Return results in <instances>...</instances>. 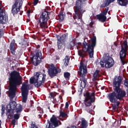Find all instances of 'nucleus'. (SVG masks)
Wrapping results in <instances>:
<instances>
[{"label": "nucleus", "instance_id": "9b49d317", "mask_svg": "<svg viewBox=\"0 0 128 128\" xmlns=\"http://www.w3.org/2000/svg\"><path fill=\"white\" fill-rule=\"evenodd\" d=\"M42 59H44V58H42V51L36 50V55L33 56L32 62L34 66H38L40 62H42Z\"/></svg>", "mask_w": 128, "mask_h": 128}, {"label": "nucleus", "instance_id": "6e6d98bb", "mask_svg": "<svg viewBox=\"0 0 128 128\" xmlns=\"http://www.w3.org/2000/svg\"><path fill=\"white\" fill-rule=\"evenodd\" d=\"M111 0V2H114V0Z\"/></svg>", "mask_w": 128, "mask_h": 128}, {"label": "nucleus", "instance_id": "b1692460", "mask_svg": "<svg viewBox=\"0 0 128 128\" xmlns=\"http://www.w3.org/2000/svg\"><path fill=\"white\" fill-rule=\"evenodd\" d=\"M58 16L59 18V20L61 22H62V20H64V18L66 17V13L64 12H63L62 10H60L59 14H58Z\"/></svg>", "mask_w": 128, "mask_h": 128}, {"label": "nucleus", "instance_id": "dca6fc26", "mask_svg": "<svg viewBox=\"0 0 128 128\" xmlns=\"http://www.w3.org/2000/svg\"><path fill=\"white\" fill-rule=\"evenodd\" d=\"M128 50H125L124 48H122L120 52V56L122 62L123 64H124V58H126V55L128 54Z\"/></svg>", "mask_w": 128, "mask_h": 128}, {"label": "nucleus", "instance_id": "7ed1b4c3", "mask_svg": "<svg viewBox=\"0 0 128 128\" xmlns=\"http://www.w3.org/2000/svg\"><path fill=\"white\" fill-rule=\"evenodd\" d=\"M88 0H76L75 6H74L73 18L77 24H82V15L86 12V10L84 9V6L86 4V2Z\"/></svg>", "mask_w": 128, "mask_h": 128}, {"label": "nucleus", "instance_id": "1a4fd4ad", "mask_svg": "<svg viewBox=\"0 0 128 128\" xmlns=\"http://www.w3.org/2000/svg\"><path fill=\"white\" fill-rule=\"evenodd\" d=\"M49 14H50V12L46 11L42 12L40 14L38 24L41 28H48V20H50Z\"/></svg>", "mask_w": 128, "mask_h": 128}, {"label": "nucleus", "instance_id": "f03ea898", "mask_svg": "<svg viewBox=\"0 0 128 128\" xmlns=\"http://www.w3.org/2000/svg\"><path fill=\"white\" fill-rule=\"evenodd\" d=\"M22 84L20 72L14 70L10 74L9 78V96L12 100L16 96V88Z\"/></svg>", "mask_w": 128, "mask_h": 128}, {"label": "nucleus", "instance_id": "864d4df0", "mask_svg": "<svg viewBox=\"0 0 128 128\" xmlns=\"http://www.w3.org/2000/svg\"><path fill=\"white\" fill-rule=\"evenodd\" d=\"M30 22V19H27L26 22Z\"/></svg>", "mask_w": 128, "mask_h": 128}, {"label": "nucleus", "instance_id": "ea45409f", "mask_svg": "<svg viewBox=\"0 0 128 128\" xmlns=\"http://www.w3.org/2000/svg\"><path fill=\"white\" fill-rule=\"evenodd\" d=\"M1 110H2L1 114L2 116H3L4 114V110H6V108L4 106H2Z\"/></svg>", "mask_w": 128, "mask_h": 128}, {"label": "nucleus", "instance_id": "6e6552de", "mask_svg": "<svg viewBox=\"0 0 128 128\" xmlns=\"http://www.w3.org/2000/svg\"><path fill=\"white\" fill-rule=\"evenodd\" d=\"M101 68H110L114 64V61L112 58L108 54H105L102 61L100 62Z\"/></svg>", "mask_w": 128, "mask_h": 128}, {"label": "nucleus", "instance_id": "f704fd0d", "mask_svg": "<svg viewBox=\"0 0 128 128\" xmlns=\"http://www.w3.org/2000/svg\"><path fill=\"white\" fill-rule=\"evenodd\" d=\"M98 74H100V70H96L94 72L93 74V76L94 78H98Z\"/></svg>", "mask_w": 128, "mask_h": 128}, {"label": "nucleus", "instance_id": "473e14b6", "mask_svg": "<svg viewBox=\"0 0 128 128\" xmlns=\"http://www.w3.org/2000/svg\"><path fill=\"white\" fill-rule=\"evenodd\" d=\"M112 2L111 0H106L104 2V6H103V8H106V6H110Z\"/></svg>", "mask_w": 128, "mask_h": 128}, {"label": "nucleus", "instance_id": "a211bd4d", "mask_svg": "<svg viewBox=\"0 0 128 128\" xmlns=\"http://www.w3.org/2000/svg\"><path fill=\"white\" fill-rule=\"evenodd\" d=\"M16 40L13 39L12 40L9 47L11 54L13 55L16 54Z\"/></svg>", "mask_w": 128, "mask_h": 128}, {"label": "nucleus", "instance_id": "3c124183", "mask_svg": "<svg viewBox=\"0 0 128 128\" xmlns=\"http://www.w3.org/2000/svg\"><path fill=\"white\" fill-rule=\"evenodd\" d=\"M22 12H24V11H21V12H20V16H22Z\"/></svg>", "mask_w": 128, "mask_h": 128}, {"label": "nucleus", "instance_id": "09e8293b", "mask_svg": "<svg viewBox=\"0 0 128 128\" xmlns=\"http://www.w3.org/2000/svg\"><path fill=\"white\" fill-rule=\"evenodd\" d=\"M90 26V28H92V26H94V22H91L90 24H89Z\"/></svg>", "mask_w": 128, "mask_h": 128}, {"label": "nucleus", "instance_id": "412c9836", "mask_svg": "<svg viewBox=\"0 0 128 128\" xmlns=\"http://www.w3.org/2000/svg\"><path fill=\"white\" fill-rule=\"evenodd\" d=\"M80 126L82 128H87L88 126V122L84 118H82Z\"/></svg>", "mask_w": 128, "mask_h": 128}, {"label": "nucleus", "instance_id": "aec40b11", "mask_svg": "<svg viewBox=\"0 0 128 128\" xmlns=\"http://www.w3.org/2000/svg\"><path fill=\"white\" fill-rule=\"evenodd\" d=\"M96 17L97 20H98L99 22H104L106 20V16L102 13L97 14Z\"/></svg>", "mask_w": 128, "mask_h": 128}, {"label": "nucleus", "instance_id": "4468645a", "mask_svg": "<svg viewBox=\"0 0 128 128\" xmlns=\"http://www.w3.org/2000/svg\"><path fill=\"white\" fill-rule=\"evenodd\" d=\"M48 128H54H54L58 126V118H56L54 115H52L50 119V121L48 120Z\"/></svg>", "mask_w": 128, "mask_h": 128}, {"label": "nucleus", "instance_id": "20e7f679", "mask_svg": "<svg viewBox=\"0 0 128 128\" xmlns=\"http://www.w3.org/2000/svg\"><path fill=\"white\" fill-rule=\"evenodd\" d=\"M96 44V38L94 36L91 39L90 43H87L86 42L83 43L82 50H80L78 51V56L81 58H85V56H88V53L86 52H88L90 58H94V50Z\"/></svg>", "mask_w": 128, "mask_h": 128}, {"label": "nucleus", "instance_id": "5fc2aeb1", "mask_svg": "<svg viewBox=\"0 0 128 128\" xmlns=\"http://www.w3.org/2000/svg\"><path fill=\"white\" fill-rule=\"evenodd\" d=\"M58 98H60V100H62V97L61 96H58Z\"/></svg>", "mask_w": 128, "mask_h": 128}, {"label": "nucleus", "instance_id": "ddd939ff", "mask_svg": "<svg viewBox=\"0 0 128 128\" xmlns=\"http://www.w3.org/2000/svg\"><path fill=\"white\" fill-rule=\"evenodd\" d=\"M8 22V16H6V13L4 12V6L0 3V24H4Z\"/></svg>", "mask_w": 128, "mask_h": 128}, {"label": "nucleus", "instance_id": "58836bf2", "mask_svg": "<svg viewBox=\"0 0 128 128\" xmlns=\"http://www.w3.org/2000/svg\"><path fill=\"white\" fill-rule=\"evenodd\" d=\"M14 120H18L20 118V114H14Z\"/></svg>", "mask_w": 128, "mask_h": 128}, {"label": "nucleus", "instance_id": "c03bdc74", "mask_svg": "<svg viewBox=\"0 0 128 128\" xmlns=\"http://www.w3.org/2000/svg\"><path fill=\"white\" fill-rule=\"evenodd\" d=\"M68 102H66V104H65V108H68V106H69Z\"/></svg>", "mask_w": 128, "mask_h": 128}, {"label": "nucleus", "instance_id": "bf43d9fd", "mask_svg": "<svg viewBox=\"0 0 128 128\" xmlns=\"http://www.w3.org/2000/svg\"><path fill=\"white\" fill-rule=\"evenodd\" d=\"M74 94V92H72V94Z\"/></svg>", "mask_w": 128, "mask_h": 128}, {"label": "nucleus", "instance_id": "4d7b16f0", "mask_svg": "<svg viewBox=\"0 0 128 128\" xmlns=\"http://www.w3.org/2000/svg\"><path fill=\"white\" fill-rule=\"evenodd\" d=\"M108 14H110V12H108Z\"/></svg>", "mask_w": 128, "mask_h": 128}, {"label": "nucleus", "instance_id": "603ef678", "mask_svg": "<svg viewBox=\"0 0 128 128\" xmlns=\"http://www.w3.org/2000/svg\"><path fill=\"white\" fill-rule=\"evenodd\" d=\"M58 124H62V122H60V121L59 120H58Z\"/></svg>", "mask_w": 128, "mask_h": 128}, {"label": "nucleus", "instance_id": "5701e85b", "mask_svg": "<svg viewBox=\"0 0 128 128\" xmlns=\"http://www.w3.org/2000/svg\"><path fill=\"white\" fill-rule=\"evenodd\" d=\"M118 2L121 6H126L128 4V0H118Z\"/></svg>", "mask_w": 128, "mask_h": 128}, {"label": "nucleus", "instance_id": "37998d69", "mask_svg": "<svg viewBox=\"0 0 128 128\" xmlns=\"http://www.w3.org/2000/svg\"><path fill=\"white\" fill-rule=\"evenodd\" d=\"M2 34H4V31L0 29V38L2 36Z\"/></svg>", "mask_w": 128, "mask_h": 128}, {"label": "nucleus", "instance_id": "de8ad7c7", "mask_svg": "<svg viewBox=\"0 0 128 128\" xmlns=\"http://www.w3.org/2000/svg\"><path fill=\"white\" fill-rule=\"evenodd\" d=\"M27 14H28V18H30V11H27Z\"/></svg>", "mask_w": 128, "mask_h": 128}, {"label": "nucleus", "instance_id": "2f4dec72", "mask_svg": "<svg viewBox=\"0 0 128 128\" xmlns=\"http://www.w3.org/2000/svg\"><path fill=\"white\" fill-rule=\"evenodd\" d=\"M16 112L18 113L22 111V106L20 104H17L16 106Z\"/></svg>", "mask_w": 128, "mask_h": 128}, {"label": "nucleus", "instance_id": "c9c22d12", "mask_svg": "<svg viewBox=\"0 0 128 128\" xmlns=\"http://www.w3.org/2000/svg\"><path fill=\"white\" fill-rule=\"evenodd\" d=\"M108 7H106L103 12H102L101 14H102L106 16L108 14Z\"/></svg>", "mask_w": 128, "mask_h": 128}, {"label": "nucleus", "instance_id": "72a5a7b5", "mask_svg": "<svg viewBox=\"0 0 128 128\" xmlns=\"http://www.w3.org/2000/svg\"><path fill=\"white\" fill-rule=\"evenodd\" d=\"M60 116H61V118H68V114L64 112H60Z\"/></svg>", "mask_w": 128, "mask_h": 128}, {"label": "nucleus", "instance_id": "a878e982", "mask_svg": "<svg viewBox=\"0 0 128 128\" xmlns=\"http://www.w3.org/2000/svg\"><path fill=\"white\" fill-rule=\"evenodd\" d=\"M56 96V93L55 92H51L50 93L49 98L54 100V102H58Z\"/></svg>", "mask_w": 128, "mask_h": 128}, {"label": "nucleus", "instance_id": "79ce46f5", "mask_svg": "<svg viewBox=\"0 0 128 128\" xmlns=\"http://www.w3.org/2000/svg\"><path fill=\"white\" fill-rule=\"evenodd\" d=\"M38 114H44V110H42V108H40V109H38Z\"/></svg>", "mask_w": 128, "mask_h": 128}, {"label": "nucleus", "instance_id": "4be33fe9", "mask_svg": "<svg viewBox=\"0 0 128 128\" xmlns=\"http://www.w3.org/2000/svg\"><path fill=\"white\" fill-rule=\"evenodd\" d=\"M56 38L58 42H66V34H64L62 36L58 35Z\"/></svg>", "mask_w": 128, "mask_h": 128}, {"label": "nucleus", "instance_id": "f8f14e48", "mask_svg": "<svg viewBox=\"0 0 128 128\" xmlns=\"http://www.w3.org/2000/svg\"><path fill=\"white\" fill-rule=\"evenodd\" d=\"M78 72V76H81V78H85L84 77L86 76V74H88V68L86 67V65L83 62H80L79 70Z\"/></svg>", "mask_w": 128, "mask_h": 128}, {"label": "nucleus", "instance_id": "6ab92c4d", "mask_svg": "<svg viewBox=\"0 0 128 128\" xmlns=\"http://www.w3.org/2000/svg\"><path fill=\"white\" fill-rule=\"evenodd\" d=\"M57 46L58 50L60 52H64L66 48V43L64 42H62L61 41H58Z\"/></svg>", "mask_w": 128, "mask_h": 128}, {"label": "nucleus", "instance_id": "a18cd8bd", "mask_svg": "<svg viewBox=\"0 0 128 128\" xmlns=\"http://www.w3.org/2000/svg\"><path fill=\"white\" fill-rule=\"evenodd\" d=\"M38 118H42V113H38Z\"/></svg>", "mask_w": 128, "mask_h": 128}, {"label": "nucleus", "instance_id": "423d86ee", "mask_svg": "<svg viewBox=\"0 0 128 128\" xmlns=\"http://www.w3.org/2000/svg\"><path fill=\"white\" fill-rule=\"evenodd\" d=\"M35 78H36V82H35L36 88H40L42 86H44V82L46 81V70L43 69L42 72H36Z\"/></svg>", "mask_w": 128, "mask_h": 128}, {"label": "nucleus", "instance_id": "a19ab883", "mask_svg": "<svg viewBox=\"0 0 128 128\" xmlns=\"http://www.w3.org/2000/svg\"><path fill=\"white\" fill-rule=\"evenodd\" d=\"M38 2H40V0H34V2H33L34 6H36V4H38Z\"/></svg>", "mask_w": 128, "mask_h": 128}, {"label": "nucleus", "instance_id": "39448f33", "mask_svg": "<svg viewBox=\"0 0 128 128\" xmlns=\"http://www.w3.org/2000/svg\"><path fill=\"white\" fill-rule=\"evenodd\" d=\"M84 96L85 97L84 100V104H85V110H86L89 114H90L91 110L90 108V106H92V102H96V97L94 96V93H90V92H86L84 94Z\"/></svg>", "mask_w": 128, "mask_h": 128}, {"label": "nucleus", "instance_id": "8fccbe9b", "mask_svg": "<svg viewBox=\"0 0 128 128\" xmlns=\"http://www.w3.org/2000/svg\"><path fill=\"white\" fill-rule=\"evenodd\" d=\"M93 82H94L95 80H96V78H94L92 79Z\"/></svg>", "mask_w": 128, "mask_h": 128}, {"label": "nucleus", "instance_id": "9d476101", "mask_svg": "<svg viewBox=\"0 0 128 128\" xmlns=\"http://www.w3.org/2000/svg\"><path fill=\"white\" fill-rule=\"evenodd\" d=\"M24 0H14V3L12 6L11 12L14 16H16V14H18L22 6Z\"/></svg>", "mask_w": 128, "mask_h": 128}, {"label": "nucleus", "instance_id": "49530a36", "mask_svg": "<svg viewBox=\"0 0 128 128\" xmlns=\"http://www.w3.org/2000/svg\"><path fill=\"white\" fill-rule=\"evenodd\" d=\"M16 119L12 120V124L13 126H16Z\"/></svg>", "mask_w": 128, "mask_h": 128}, {"label": "nucleus", "instance_id": "f3484780", "mask_svg": "<svg viewBox=\"0 0 128 128\" xmlns=\"http://www.w3.org/2000/svg\"><path fill=\"white\" fill-rule=\"evenodd\" d=\"M30 90V86L28 82H25L22 84L21 87V90L22 94H28V90Z\"/></svg>", "mask_w": 128, "mask_h": 128}, {"label": "nucleus", "instance_id": "f257e3e1", "mask_svg": "<svg viewBox=\"0 0 128 128\" xmlns=\"http://www.w3.org/2000/svg\"><path fill=\"white\" fill-rule=\"evenodd\" d=\"M122 82V80L120 76L115 77L113 80V90L114 91L108 95L110 102L114 104L112 105V108L114 110L118 108L120 104V102L118 101V100H122L126 96V92L120 88Z\"/></svg>", "mask_w": 128, "mask_h": 128}, {"label": "nucleus", "instance_id": "2eb2a0df", "mask_svg": "<svg viewBox=\"0 0 128 128\" xmlns=\"http://www.w3.org/2000/svg\"><path fill=\"white\" fill-rule=\"evenodd\" d=\"M18 106V104H16V101H12L10 102L9 105L8 106H9L10 108L7 109V113L6 116H10L9 114H14V110H16V106Z\"/></svg>", "mask_w": 128, "mask_h": 128}, {"label": "nucleus", "instance_id": "13d9d810", "mask_svg": "<svg viewBox=\"0 0 128 128\" xmlns=\"http://www.w3.org/2000/svg\"><path fill=\"white\" fill-rule=\"evenodd\" d=\"M48 109L50 110V107H48Z\"/></svg>", "mask_w": 128, "mask_h": 128}, {"label": "nucleus", "instance_id": "4c0bfd02", "mask_svg": "<svg viewBox=\"0 0 128 128\" xmlns=\"http://www.w3.org/2000/svg\"><path fill=\"white\" fill-rule=\"evenodd\" d=\"M30 128H38L36 124V122H32L30 124Z\"/></svg>", "mask_w": 128, "mask_h": 128}, {"label": "nucleus", "instance_id": "7c9ffc66", "mask_svg": "<svg viewBox=\"0 0 128 128\" xmlns=\"http://www.w3.org/2000/svg\"><path fill=\"white\" fill-rule=\"evenodd\" d=\"M64 76L66 80H70V73L68 72H64Z\"/></svg>", "mask_w": 128, "mask_h": 128}, {"label": "nucleus", "instance_id": "c85d7f7f", "mask_svg": "<svg viewBox=\"0 0 128 128\" xmlns=\"http://www.w3.org/2000/svg\"><path fill=\"white\" fill-rule=\"evenodd\" d=\"M80 80L82 81L80 82V86L82 88H84L86 85V78H82V79L80 78Z\"/></svg>", "mask_w": 128, "mask_h": 128}, {"label": "nucleus", "instance_id": "c756f323", "mask_svg": "<svg viewBox=\"0 0 128 128\" xmlns=\"http://www.w3.org/2000/svg\"><path fill=\"white\" fill-rule=\"evenodd\" d=\"M30 82L31 84H34V86H36V82H38V81H36V75H34V77L32 78L30 80Z\"/></svg>", "mask_w": 128, "mask_h": 128}, {"label": "nucleus", "instance_id": "0eeeda50", "mask_svg": "<svg viewBox=\"0 0 128 128\" xmlns=\"http://www.w3.org/2000/svg\"><path fill=\"white\" fill-rule=\"evenodd\" d=\"M47 70L48 76L50 78H54L58 76V74L62 72V69H60V68L54 65V64H48Z\"/></svg>", "mask_w": 128, "mask_h": 128}, {"label": "nucleus", "instance_id": "393cba45", "mask_svg": "<svg viewBox=\"0 0 128 128\" xmlns=\"http://www.w3.org/2000/svg\"><path fill=\"white\" fill-rule=\"evenodd\" d=\"M70 58L68 56H66L65 58H64V66H65L66 68V66H68V64H70Z\"/></svg>", "mask_w": 128, "mask_h": 128}, {"label": "nucleus", "instance_id": "bb28decb", "mask_svg": "<svg viewBox=\"0 0 128 128\" xmlns=\"http://www.w3.org/2000/svg\"><path fill=\"white\" fill-rule=\"evenodd\" d=\"M28 93H22V102L26 104L28 100Z\"/></svg>", "mask_w": 128, "mask_h": 128}, {"label": "nucleus", "instance_id": "cd10ccee", "mask_svg": "<svg viewBox=\"0 0 128 128\" xmlns=\"http://www.w3.org/2000/svg\"><path fill=\"white\" fill-rule=\"evenodd\" d=\"M123 48L124 50H128V40H125L123 42V44L121 46V49Z\"/></svg>", "mask_w": 128, "mask_h": 128}, {"label": "nucleus", "instance_id": "e433bc0d", "mask_svg": "<svg viewBox=\"0 0 128 128\" xmlns=\"http://www.w3.org/2000/svg\"><path fill=\"white\" fill-rule=\"evenodd\" d=\"M76 46V41L72 40L70 42L69 46L70 48H72Z\"/></svg>", "mask_w": 128, "mask_h": 128}]
</instances>
